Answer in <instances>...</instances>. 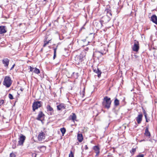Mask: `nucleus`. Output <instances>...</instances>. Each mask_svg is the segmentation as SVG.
Listing matches in <instances>:
<instances>
[{
  "instance_id": "f257e3e1",
  "label": "nucleus",
  "mask_w": 157,
  "mask_h": 157,
  "mask_svg": "<svg viewBox=\"0 0 157 157\" xmlns=\"http://www.w3.org/2000/svg\"><path fill=\"white\" fill-rule=\"evenodd\" d=\"M111 103V101L110 98L107 96L105 97L102 102L103 106L104 108L108 109L110 107Z\"/></svg>"
},
{
  "instance_id": "f03ea898",
  "label": "nucleus",
  "mask_w": 157,
  "mask_h": 157,
  "mask_svg": "<svg viewBox=\"0 0 157 157\" xmlns=\"http://www.w3.org/2000/svg\"><path fill=\"white\" fill-rule=\"evenodd\" d=\"M12 83L11 78L9 76H6L5 77L3 82V84L4 86L8 88L10 86Z\"/></svg>"
},
{
  "instance_id": "7ed1b4c3",
  "label": "nucleus",
  "mask_w": 157,
  "mask_h": 157,
  "mask_svg": "<svg viewBox=\"0 0 157 157\" xmlns=\"http://www.w3.org/2000/svg\"><path fill=\"white\" fill-rule=\"evenodd\" d=\"M94 26L96 27V29L99 30L101 29L103 26V23L101 20L100 21H95L93 22Z\"/></svg>"
},
{
  "instance_id": "20e7f679",
  "label": "nucleus",
  "mask_w": 157,
  "mask_h": 157,
  "mask_svg": "<svg viewBox=\"0 0 157 157\" xmlns=\"http://www.w3.org/2000/svg\"><path fill=\"white\" fill-rule=\"evenodd\" d=\"M132 48L133 51L137 52L139 49V42L136 40H134V44L132 47Z\"/></svg>"
},
{
  "instance_id": "39448f33",
  "label": "nucleus",
  "mask_w": 157,
  "mask_h": 157,
  "mask_svg": "<svg viewBox=\"0 0 157 157\" xmlns=\"http://www.w3.org/2000/svg\"><path fill=\"white\" fill-rule=\"evenodd\" d=\"M25 139L26 137L25 136L22 134H21L19 137V140L18 141V144L17 145H23Z\"/></svg>"
},
{
  "instance_id": "423d86ee",
  "label": "nucleus",
  "mask_w": 157,
  "mask_h": 157,
  "mask_svg": "<svg viewBox=\"0 0 157 157\" xmlns=\"http://www.w3.org/2000/svg\"><path fill=\"white\" fill-rule=\"evenodd\" d=\"M40 101H36L34 102L33 105V111H35L36 109L40 107Z\"/></svg>"
},
{
  "instance_id": "0eeeda50",
  "label": "nucleus",
  "mask_w": 157,
  "mask_h": 157,
  "mask_svg": "<svg viewBox=\"0 0 157 157\" xmlns=\"http://www.w3.org/2000/svg\"><path fill=\"white\" fill-rule=\"evenodd\" d=\"M45 133L42 131L39 133L38 136V139L39 141H41L45 138Z\"/></svg>"
},
{
  "instance_id": "6e6552de",
  "label": "nucleus",
  "mask_w": 157,
  "mask_h": 157,
  "mask_svg": "<svg viewBox=\"0 0 157 157\" xmlns=\"http://www.w3.org/2000/svg\"><path fill=\"white\" fill-rule=\"evenodd\" d=\"M44 115L42 111H40L39 113L38 116L36 119L38 121H42V120L44 118Z\"/></svg>"
},
{
  "instance_id": "1a4fd4ad",
  "label": "nucleus",
  "mask_w": 157,
  "mask_h": 157,
  "mask_svg": "<svg viewBox=\"0 0 157 157\" xmlns=\"http://www.w3.org/2000/svg\"><path fill=\"white\" fill-rule=\"evenodd\" d=\"M111 17L107 16H105L102 17V20H101L102 22L104 23H105L108 22L110 20Z\"/></svg>"
},
{
  "instance_id": "9d476101",
  "label": "nucleus",
  "mask_w": 157,
  "mask_h": 157,
  "mask_svg": "<svg viewBox=\"0 0 157 157\" xmlns=\"http://www.w3.org/2000/svg\"><path fill=\"white\" fill-rule=\"evenodd\" d=\"M143 116L142 114H140L138 115L136 117V120L138 124H139L141 123L142 120V117Z\"/></svg>"
},
{
  "instance_id": "9b49d317",
  "label": "nucleus",
  "mask_w": 157,
  "mask_h": 157,
  "mask_svg": "<svg viewBox=\"0 0 157 157\" xmlns=\"http://www.w3.org/2000/svg\"><path fill=\"white\" fill-rule=\"evenodd\" d=\"M104 53V52H103L99 51H96L94 53L93 56L94 57L99 58L103 55Z\"/></svg>"
},
{
  "instance_id": "f8f14e48",
  "label": "nucleus",
  "mask_w": 157,
  "mask_h": 157,
  "mask_svg": "<svg viewBox=\"0 0 157 157\" xmlns=\"http://www.w3.org/2000/svg\"><path fill=\"white\" fill-rule=\"evenodd\" d=\"M76 118V115L75 113H72L69 117V120H72L74 122H75V121H77Z\"/></svg>"
},
{
  "instance_id": "ddd939ff",
  "label": "nucleus",
  "mask_w": 157,
  "mask_h": 157,
  "mask_svg": "<svg viewBox=\"0 0 157 157\" xmlns=\"http://www.w3.org/2000/svg\"><path fill=\"white\" fill-rule=\"evenodd\" d=\"M57 109L58 110H62L66 108V106L64 104H60L57 105Z\"/></svg>"
},
{
  "instance_id": "4468645a",
  "label": "nucleus",
  "mask_w": 157,
  "mask_h": 157,
  "mask_svg": "<svg viewBox=\"0 0 157 157\" xmlns=\"http://www.w3.org/2000/svg\"><path fill=\"white\" fill-rule=\"evenodd\" d=\"M105 13L106 14V16L111 17L112 16V11L109 8H107L105 10Z\"/></svg>"
},
{
  "instance_id": "2eb2a0df",
  "label": "nucleus",
  "mask_w": 157,
  "mask_h": 157,
  "mask_svg": "<svg viewBox=\"0 0 157 157\" xmlns=\"http://www.w3.org/2000/svg\"><path fill=\"white\" fill-rule=\"evenodd\" d=\"M3 63L5 67H8L9 63V60L7 58H5L2 60Z\"/></svg>"
},
{
  "instance_id": "dca6fc26",
  "label": "nucleus",
  "mask_w": 157,
  "mask_h": 157,
  "mask_svg": "<svg viewBox=\"0 0 157 157\" xmlns=\"http://www.w3.org/2000/svg\"><path fill=\"white\" fill-rule=\"evenodd\" d=\"M151 20L156 24H157V17L155 15H153L151 16Z\"/></svg>"
},
{
  "instance_id": "f3484780",
  "label": "nucleus",
  "mask_w": 157,
  "mask_h": 157,
  "mask_svg": "<svg viewBox=\"0 0 157 157\" xmlns=\"http://www.w3.org/2000/svg\"><path fill=\"white\" fill-rule=\"evenodd\" d=\"M144 135L145 136L150 138L151 137V134L150 132L149 131L148 128V127H146L145 129Z\"/></svg>"
},
{
  "instance_id": "a211bd4d",
  "label": "nucleus",
  "mask_w": 157,
  "mask_h": 157,
  "mask_svg": "<svg viewBox=\"0 0 157 157\" xmlns=\"http://www.w3.org/2000/svg\"><path fill=\"white\" fill-rule=\"evenodd\" d=\"M6 32L5 27L4 26H0V34H2L3 33H6Z\"/></svg>"
},
{
  "instance_id": "6ab92c4d",
  "label": "nucleus",
  "mask_w": 157,
  "mask_h": 157,
  "mask_svg": "<svg viewBox=\"0 0 157 157\" xmlns=\"http://www.w3.org/2000/svg\"><path fill=\"white\" fill-rule=\"evenodd\" d=\"M94 149L95 151V152L96 153V156H97L99 153V148L98 146H95L94 147Z\"/></svg>"
},
{
  "instance_id": "aec40b11",
  "label": "nucleus",
  "mask_w": 157,
  "mask_h": 157,
  "mask_svg": "<svg viewBox=\"0 0 157 157\" xmlns=\"http://www.w3.org/2000/svg\"><path fill=\"white\" fill-rule=\"evenodd\" d=\"M77 139L79 142H82L83 140V136L82 134L78 133L77 135Z\"/></svg>"
},
{
  "instance_id": "412c9836",
  "label": "nucleus",
  "mask_w": 157,
  "mask_h": 157,
  "mask_svg": "<svg viewBox=\"0 0 157 157\" xmlns=\"http://www.w3.org/2000/svg\"><path fill=\"white\" fill-rule=\"evenodd\" d=\"M94 72L95 73H96L97 74L99 78L101 76V71L98 69V68H97V69H95L94 70Z\"/></svg>"
},
{
  "instance_id": "4be33fe9",
  "label": "nucleus",
  "mask_w": 157,
  "mask_h": 157,
  "mask_svg": "<svg viewBox=\"0 0 157 157\" xmlns=\"http://www.w3.org/2000/svg\"><path fill=\"white\" fill-rule=\"evenodd\" d=\"M119 101L118 100L117 98H116L114 101V104L116 106H117L119 105Z\"/></svg>"
},
{
  "instance_id": "5701e85b",
  "label": "nucleus",
  "mask_w": 157,
  "mask_h": 157,
  "mask_svg": "<svg viewBox=\"0 0 157 157\" xmlns=\"http://www.w3.org/2000/svg\"><path fill=\"white\" fill-rule=\"evenodd\" d=\"M47 108L48 111L51 112H53V108L49 105H47Z\"/></svg>"
},
{
  "instance_id": "b1692460",
  "label": "nucleus",
  "mask_w": 157,
  "mask_h": 157,
  "mask_svg": "<svg viewBox=\"0 0 157 157\" xmlns=\"http://www.w3.org/2000/svg\"><path fill=\"white\" fill-rule=\"evenodd\" d=\"M33 72L34 73L38 74L40 73V71L39 69L36 68H34L33 70Z\"/></svg>"
},
{
  "instance_id": "393cba45",
  "label": "nucleus",
  "mask_w": 157,
  "mask_h": 157,
  "mask_svg": "<svg viewBox=\"0 0 157 157\" xmlns=\"http://www.w3.org/2000/svg\"><path fill=\"white\" fill-rule=\"evenodd\" d=\"M60 131L61 132L63 135V134L66 132V130L65 128H63L60 129Z\"/></svg>"
},
{
  "instance_id": "a878e982",
  "label": "nucleus",
  "mask_w": 157,
  "mask_h": 157,
  "mask_svg": "<svg viewBox=\"0 0 157 157\" xmlns=\"http://www.w3.org/2000/svg\"><path fill=\"white\" fill-rule=\"evenodd\" d=\"M4 102V101L2 99H0V106H1Z\"/></svg>"
},
{
  "instance_id": "bb28decb",
  "label": "nucleus",
  "mask_w": 157,
  "mask_h": 157,
  "mask_svg": "<svg viewBox=\"0 0 157 157\" xmlns=\"http://www.w3.org/2000/svg\"><path fill=\"white\" fill-rule=\"evenodd\" d=\"M69 157H74V154L73 153L72 151H71L70 153L69 154Z\"/></svg>"
},
{
  "instance_id": "cd10ccee",
  "label": "nucleus",
  "mask_w": 157,
  "mask_h": 157,
  "mask_svg": "<svg viewBox=\"0 0 157 157\" xmlns=\"http://www.w3.org/2000/svg\"><path fill=\"white\" fill-rule=\"evenodd\" d=\"M56 48H55L54 49V56L53 57V59H54L56 57Z\"/></svg>"
},
{
  "instance_id": "c85d7f7f",
  "label": "nucleus",
  "mask_w": 157,
  "mask_h": 157,
  "mask_svg": "<svg viewBox=\"0 0 157 157\" xmlns=\"http://www.w3.org/2000/svg\"><path fill=\"white\" fill-rule=\"evenodd\" d=\"M136 151V149L133 148L130 151V152L132 154H134V152Z\"/></svg>"
},
{
  "instance_id": "c756f323",
  "label": "nucleus",
  "mask_w": 157,
  "mask_h": 157,
  "mask_svg": "<svg viewBox=\"0 0 157 157\" xmlns=\"http://www.w3.org/2000/svg\"><path fill=\"white\" fill-rule=\"evenodd\" d=\"M8 96L9 98L10 99H13L12 95L10 94H9Z\"/></svg>"
},
{
  "instance_id": "7c9ffc66",
  "label": "nucleus",
  "mask_w": 157,
  "mask_h": 157,
  "mask_svg": "<svg viewBox=\"0 0 157 157\" xmlns=\"http://www.w3.org/2000/svg\"><path fill=\"white\" fill-rule=\"evenodd\" d=\"M49 41H44V43L43 45V47H45L47 45V44H48Z\"/></svg>"
},
{
  "instance_id": "2f4dec72",
  "label": "nucleus",
  "mask_w": 157,
  "mask_h": 157,
  "mask_svg": "<svg viewBox=\"0 0 157 157\" xmlns=\"http://www.w3.org/2000/svg\"><path fill=\"white\" fill-rule=\"evenodd\" d=\"M143 113L144 114L145 117L146 118V117H147V113L145 111V110H143Z\"/></svg>"
},
{
  "instance_id": "473e14b6",
  "label": "nucleus",
  "mask_w": 157,
  "mask_h": 157,
  "mask_svg": "<svg viewBox=\"0 0 157 157\" xmlns=\"http://www.w3.org/2000/svg\"><path fill=\"white\" fill-rule=\"evenodd\" d=\"M30 71L32 72L33 71L34 68L32 67L31 66L29 67Z\"/></svg>"
},
{
  "instance_id": "72a5a7b5",
  "label": "nucleus",
  "mask_w": 157,
  "mask_h": 157,
  "mask_svg": "<svg viewBox=\"0 0 157 157\" xmlns=\"http://www.w3.org/2000/svg\"><path fill=\"white\" fill-rule=\"evenodd\" d=\"M10 157H15V155L13 153H11L10 155Z\"/></svg>"
},
{
  "instance_id": "f704fd0d",
  "label": "nucleus",
  "mask_w": 157,
  "mask_h": 157,
  "mask_svg": "<svg viewBox=\"0 0 157 157\" xmlns=\"http://www.w3.org/2000/svg\"><path fill=\"white\" fill-rule=\"evenodd\" d=\"M38 148L39 149H40V148H44V150H45L46 149V147L45 146H41L40 147H38Z\"/></svg>"
},
{
  "instance_id": "c9c22d12",
  "label": "nucleus",
  "mask_w": 157,
  "mask_h": 157,
  "mask_svg": "<svg viewBox=\"0 0 157 157\" xmlns=\"http://www.w3.org/2000/svg\"><path fill=\"white\" fill-rule=\"evenodd\" d=\"M144 155L143 154H140L137 156L136 157H144Z\"/></svg>"
},
{
  "instance_id": "e433bc0d",
  "label": "nucleus",
  "mask_w": 157,
  "mask_h": 157,
  "mask_svg": "<svg viewBox=\"0 0 157 157\" xmlns=\"http://www.w3.org/2000/svg\"><path fill=\"white\" fill-rule=\"evenodd\" d=\"M33 157H36V154L35 153H33L32 154Z\"/></svg>"
},
{
  "instance_id": "4c0bfd02",
  "label": "nucleus",
  "mask_w": 157,
  "mask_h": 157,
  "mask_svg": "<svg viewBox=\"0 0 157 157\" xmlns=\"http://www.w3.org/2000/svg\"><path fill=\"white\" fill-rule=\"evenodd\" d=\"M13 142L15 144L16 143H17V141L16 140H13Z\"/></svg>"
},
{
  "instance_id": "58836bf2",
  "label": "nucleus",
  "mask_w": 157,
  "mask_h": 157,
  "mask_svg": "<svg viewBox=\"0 0 157 157\" xmlns=\"http://www.w3.org/2000/svg\"><path fill=\"white\" fill-rule=\"evenodd\" d=\"M145 119H146V122H148L149 121H150V120L149 119H147V117H146V118H145Z\"/></svg>"
},
{
  "instance_id": "ea45409f",
  "label": "nucleus",
  "mask_w": 157,
  "mask_h": 157,
  "mask_svg": "<svg viewBox=\"0 0 157 157\" xmlns=\"http://www.w3.org/2000/svg\"><path fill=\"white\" fill-rule=\"evenodd\" d=\"M15 66V64H14L12 66V67H11V68L10 69V70H12L14 68V67Z\"/></svg>"
},
{
  "instance_id": "a19ab883",
  "label": "nucleus",
  "mask_w": 157,
  "mask_h": 157,
  "mask_svg": "<svg viewBox=\"0 0 157 157\" xmlns=\"http://www.w3.org/2000/svg\"><path fill=\"white\" fill-rule=\"evenodd\" d=\"M122 101L124 102H125V98H124L122 100ZM125 104V103H124V105Z\"/></svg>"
},
{
  "instance_id": "79ce46f5",
  "label": "nucleus",
  "mask_w": 157,
  "mask_h": 157,
  "mask_svg": "<svg viewBox=\"0 0 157 157\" xmlns=\"http://www.w3.org/2000/svg\"><path fill=\"white\" fill-rule=\"evenodd\" d=\"M12 147H13V148H16V145H13Z\"/></svg>"
},
{
  "instance_id": "37998d69",
  "label": "nucleus",
  "mask_w": 157,
  "mask_h": 157,
  "mask_svg": "<svg viewBox=\"0 0 157 157\" xmlns=\"http://www.w3.org/2000/svg\"><path fill=\"white\" fill-rule=\"evenodd\" d=\"M135 58H136V59L138 57V56H137V55H135L134 56Z\"/></svg>"
},
{
  "instance_id": "c03bdc74",
  "label": "nucleus",
  "mask_w": 157,
  "mask_h": 157,
  "mask_svg": "<svg viewBox=\"0 0 157 157\" xmlns=\"http://www.w3.org/2000/svg\"><path fill=\"white\" fill-rule=\"evenodd\" d=\"M88 49V48H86L85 49V50H86V51H87Z\"/></svg>"
},
{
  "instance_id": "a18cd8bd",
  "label": "nucleus",
  "mask_w": 157,
  "mask_h": 157,
  "mask_svg": "<svg viewBox=\"0 0 157 157\" xmlns=\"http://www.w3.org/2000/svg\"><path fill=\"white\" fill-rule=\"evenodd\" d=\"M79 58L80 59V61H82V60L80 58V56H79Z\"/></svg>"
},
{
  "instance_id": "49530a36",
  "label": "nucleus",
  "mask_w": 157,
  "mask_h": 157,
  "mask_svg": "<svg viewBox=\"0 0 157 157\" xmlns=\"http://www.w3.org/2000/svg\"><path fill=\"white\" fill-rule=\"evenodd\" d=\"M86 149H87V148H88V147H87V145H86Z\"/></svg>"
},
{
  "instance_id": "de8ad7c7",
  "label": "nucleus",
  "mask_w": 157,
  "mask_h": 157,
  "mask_svg": "<svg viewBox=\"0 0 157 157\" xmlns=\"http://www.w3.org/2000/svg\"><path fill=\"white\" fill-rule=\"evenodd\" d=\"M23 89H21V91H23Z\"/></svg>"
},
{
  "instance_id": "09e8293b",
  "label": "nucleus",
  "mask_w": 157,
  "mask_h": 157,
  "mask_svg": "<svg viewBox=\"0 0 157 157\" xmlns=\"http://www.w3.org/2000/svg\"><path fill=\"white\" fill-rule=\"evenodd\" d=\"M44 1H46L47 0H43Z\"/></svg>"
},
{
  "instance_id": "8fccbe9b",
  "label": "nucleus",
  "mask_w": 157,
  "mask_h": 157,
  "mask_svg": "<svg viewBox=\"0 0 157 157\" xmlns=\"http://www.w3.org/2000/svg\"><path fill=\"white\" fill-rule=\"evenodd\" d=\"M142 141H145V140H142Z\"/></svg>"
}]
</instances>
